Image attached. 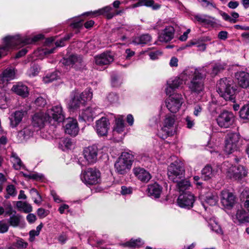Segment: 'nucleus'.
Segmentation results:
<instances>
[{
  "label": "nucleus",
  "instance_id": "obj_1",
  "mask_svg": "<svg viewBox=\"0 0 249 249\" xmlns=\"http://www.w3.org/2000/svg\"><path fill=\"white\" fill-rule=\"evenodd\" d=\"M204 70V68H188L181 73L182 79L186 81L191 79L190 83L188 84V87L192 92L199 93L203 90L204 80L205 77V74L203 73Z\"/></svg>",
  "mask_w": 249,
  "mask_h": 249
},
{
  "label": "nucleus",
  "instance_id": "obj_2",
  "mask_svg": "<svg viewBox=\"0 0 249 249\" xmlns=\"http://www.w3.org/2000/svg\"><path fill=\"white\" fill-rule=\"evenodd\" d=\"M237 87L231 79H221L217 85V91L226 100H233L236 92Z\"/></svg>",
  "mask_w": 249,
  "mask_h": 249
},
{
  "label": "nucleus",
  "instance_id": "obj_3",
  "mask_svg": "<svg viewBox=\"0 0 249 249\" xmlns=\"http://www.w3.org/2000/svg\"><path fill=\"white\" fill-rule=\"evenodd\" d=\"M92 92L90 89H87L81 93L72 91L71 94V100L68 103L70 108L74 110L85 105L86 103L91 99Z\"/></svg>",
  "mask_w": 249,
  "mask_h": 249
},
{
  "label": "nucleus",
  "instance_id": "obj_4",
  "mask_svg": "<svg viewBox=\"0 0 249 249\" xmlns=\"http://www.w3.org/2000/svg\"><path fill=\"white\" fill-rule=\"evenodd\" d=\"M133 156L126 152H123L114 164L115 171L119 174H126L130 169Z\"/></svg>",
  "mask_w": 249,
  "mask_h": 249
},
{
  "label": "nucleus",
  "instance_id": "obj_5",
  "mask_svg": "<svg viewBox=\"0 0 249 249\" xmlns=\"http://www.w3.org/2000/svg\"><path fill=\"white\" fill-rule=\"evenodd\" d=\"M184 172L183 163L180 161L176 160L168 166V178L173 182H178V180L184 178Z\"/></svg>",
  "mask_w": 249,
  "mask_h": 249
},
{
  "label": "nucleus",
  "instance_id": "obj_6",
  "mask_svg": "<svg viewBox=\"0 0 249 249\" xmlns=\"http://www.w3.org/2000/svg\"><path fill=\"white\" fill-rule=\"evenodd\" d=\"M48 119H49V124H53L54 122L61 123L63 122L65 118V113L61 105H57L53 106L52 108L48 109L45 112Z\"/></svg>",
  "mask_w": 249,
  "mask_h": 249
},
{
  "label": "nucleus",
  "instance_id": "obj_7",
  "mask_svg": "<svg viewBox=\"0 0 249 249\" xmlns=\"http://www.w3.org/2000/svg\"><path fill=\"white\" fill-rule=\"evenodd\" d=\"M81 178L87 185H95L100 181V172L96 169L89 168L82 173Z\"/></svg>",
  "mask_w": 249,
  "mask_h": 249
},
{
  "label": "nucleus",
  "instance_id": "obj_8",
  "mask_svg": "<svg viewBox=\"0 0 249 249\" xmlns=\"http://www.w3.org/2000/svg\"><path fill=\"white\" fill-rule=\"evenodd\" d=\"M175 116L167 114L163 122L161 131L164 134L161 137L162 139L173 135L176 132Z\"/></svg>",
  "mask_w": 249,
  "mask_h": 249
},
{
  "label": "nucleus",
  "instance_id": "obj_9",
  "mask_svg": "<svg viewBox=\"0 0 249 249\" xmlns=\"http://www.w3.org/2000/svg\"><path fill=\"white\" fill-rule=\"evenodd\" d=\"M165 103L169 111L173 113H175L180 109L183 103V99L181 94H174L170 95L169 98L166 100Z\"/></svg>",
  "mask_w": 249,
  "mask_h": 249
},
{
  "label": "nucleus",
  "instance_id": "obj_10",
  "mask_svg": "<svg viewBox=\"0 0 249 249\" xmlns=\"http://www.w3.org/2000/svg\"><path fill=\"white\" fill-rule=\"evenodd\" d=\"M235 116L232 112L227 110L222 112L217 117L218 125L222 128H229L234 124Z\"/></svg>",
  "mask_w": 249,
  "mask_h": 249
},
{
  "label": "nucleus",
  "instance_id": "obj_11",
  "mask_svg": "<svg viewBox=\"0 0 249 249\" xmlns=\"http://www.w3.org/2000/svg\"><path fill=\"white\" fill-rule=\"evenodd\" d=\"M240 135L237 133H229L225 139V151L230 154L237 150Z\"/></svg>",
  "mask_w": 249,
  "mask_h": 249
},
{
  "label": "nucleus",
  "instance_id": "obj_12",
  "mask_svg": "<svg viewBox=\"0 0 249 249\" xmlns=\"http://www.w3.org/2000/svg\"><path fill=\"white\" fill-rule=\"evenodd\" d=\"M98 151L97 146L95 145L88 146L84 149L83 155L87 164H92L97 161Z\"/></svg>",
  "mask_w": 249,
  "mask_h": 249
},
{
  "label": "nucleus",
  "instance_id": "obj_13",
  "mask_svg": "<svg viewBox=\"0 0 249 249\" xmlns=\"http://www.w3.org/2000/svg\"><path fill=\"white\" fill-rule=\"evenodd\" d=\"M16 37L15 36H7L3 38V44L0 47V58L7 54L8 52L16 47Z\"/></svg>",
  "mask_w": 249,
  "mask_h": 249
},
{
  "label": "nucleus",
  "instance_id": "obj_14",
  "mask_svg": "<svg viewBox=\"0 0 249 249\" xmlns=\"http://www.w3.org/2000/svg\"><path fill=\"white\" fill-rule=\"evenodd\" d=\"M247 172L243 166H233L227 172V177L234 180H239L247 175Z\"/></svg>",
  "mask_w": 249,
  "mask_h": 249
},
{
  "label": "nucleus",
  "instance_id": "obj_15",
  "mask_svg": "<svg viewBox=\"0 0 249 249\" xmlns=\"http://www.w3.org/2000/svg\"><path fill=\"white\" fill-rule=\"evenodd\" d=\"M49 123V119L45 113L40 112L34 115L32 119V124L39 130L44 127L45 124Z\"/></svg>",
  "mask_w": 249,
  "mask_h": 249
},
{
  "label": "nucleus",
  "instance_id": "obj_16",
  "mask_svg": "<svg viewBox=\"0 0 249 249\" xmlns=\"http://www.w3.org/2000/svg\"><path fill=\"white\" fill-rule=\"evenodd\" d=\"M194 200V196L192 194L185 193L179 196L178 203L180 207L190 209L192 207Z\"/></svg>",
  "mask_w": 249,
  "mask_h": 249
},
{
  "label": "nucleus",
  "instance_id": "obj_17",
  "mask_svg": "<svg viewBox=\"0 0 249 249\" xmlns=\"http://www.w3.org/2000/svg\"><path fill=\"white\" fill-rule=\"evenodd\" d=\"M177 25L175 27L172 26H167L162 30L159 35V40L160 42H167L171 40L174 36V33Z\"/></svg>",
  "mask_w": 249,
  "mask_h": 249
},
{
  "label": "nucleus",
  "instance_id": "obj_18",
  "mask_svg": "<svg viewBox=\"0 0 249 249\" xmlns=\"http://www.w3.org/2000/svg\"><path fill=\"white\" fill-rule=\"evenodd\" d=\"M15 69L7 68L0 74V85L3 86L7 85L9 82L16 78Z\"/></svg>",
  "mask_w": 249,
  "mask_h": 249
},
{
  "label": "nucleus",
  "instance_id": "obj_19",
  "mask_svg": "<svg viewBox=\"0 0 249 249\" xmlns=\"http://www.w3.org/2000/svg\"><path fill=\"white\" fill-rule=\"evenodd\" d=\"M109 124L108 119L106 117H102L96 122L95 129L98 135L106 136L107 134Z\"/></svg>",
  "mask_w": 249,
  "mask_h": 249
},
{
  "label": "nucleus",
  "instance_id": "obj_20",
  "mask_svg": "<svg viewBox=\"0 0 249 249\" xmlns=\"http://www.w3.org/2000/svg\"><path fill=\"white\" fill-rule=\"evenodd\" d=\"M15 36L16 37V44H18V46H23L27 44L35 43L42 39L43 37L41 34L35 36L33 37L28 36L21 37L18 35Z\"/></svg>",
  "mask_w": 249,
  "mask_h": 249
},
{
  "label": "nucleus",
  "instance_id": "obj_21",
  "mask_svg": "<svg viewBox=\"0 0 249 249\" xmlns=\"http://www.w3.org/2000/svg\"><path fill=\"white\" fill-rule=\"evenodd\" d=\"M65 132L72 136H75L77 135L79 128L76 120L71 118L68 119L65 126Z\"/></svg>",
  "mask_w": 249,
  "mask_h": 249
},
{
  "label": "nucleus",
  "instance_id": "obj_22",
  "mask_svg": "<svg viewBox=\"0 0 249 249\" xmlns=\"http://www.w3.org/2000/svg\"><path fill=\"white\" fill-rule=\"evenodd\" d=\"M100 112L101 110L99 108L90 107L82 110L80 116L85 121L90 122Z\"/></svg>",
  "mask_w": 249,
  "mask_h": 249
},
{
  "label": "nucleus",
  "instance_id": "obj_23",
  "mask_svg": "<svg viewBox=\"0 0 249 249\" xmlns=\"http://www.w3.org/2000/svg\"><path fill=\"white\" fill-rule=\"evenodd\" d=\"M221 203L226 207H231L233 206L235 202V196L231 192L225 190L221 193Z\"/></svg>",
  "mask_w": 249,
  "mask_h": 249
},
{
  "label": "nucleus",
  "instance_id": "obj_24",
  "mask_svg": "<svg viewBox=\"0 0 249 249\" xmlns=\"http://www.w3.org/2000/svg\"><path fill=\"white\" fill-rule=\"evenodd\" d=\"M95 62L99 66L107 65L114 60V57L109 52L104 53L95 57Z\"/></svg>",
  "mask_w": 249,
  "mask_h": 249
},
{
  "label": "nucleus",
  "instance_id": "obj_25",
  "mask_svg": "<svg viewBox=\"0 0 249 249\" xmlns=\"http://www.w3.org/2000/svg\"><path fill=\"white\" fill-rule=\"evenodd\" d=\"M238 85L242 88H249V73L243 71H239L235 73Z\"/></svg>",
  "mask_w": 249,
  "mask_h": 249
},
{
  "label": "nucleus",
  "instance_id": "obj_26",
  "mask_svg": "<svg viewBox=\"0 0 249 249\" xmlns=\"http://www.w3.org/2000/svg\"><path fill=\"white\" fill-rule=\"evenodd\" d=\"M218 172L217 167L212 168L211 166L207 165L201 171V178L205 180H208L215 177Z\"/></svg>",
  "mask_w": 249,
  "mask_h": 249
},
{
  "label": "nucleus",
  "instance_id": "obj_27",
  "mask_svg": "<svg viewBox=\"0 0 249 249\" xmlns=\"http://www.w3.org/2000/svg\"><path fill=\"white\" fill-rule=\"evenodd\" d=\"M133 170L134 175L142 182H147L151 178L150 173L143 168L136 167Z\"/></svg>",
  "mask_w": 249,
  "mask_h": 249
},
{
  "label": "nucleus",
  "instance_id": "obj_28",
  "mask_svg": "<svg viewBox=\"0 0 249 249\" xmlns=\"http://www.w3.org/2000/svg\"><path fill=\"white\" fill-rule=\"evenodd\" d=\"M186 81L182 79L180 74L179 77H176L171 82L168 83V87L165 89L166 93L167 95L171 94L173 90L178 88L182 84L183 81Z\"/></svg>",
  "mask_w": 249,
  "mask_h": 249
},
{
  "label": "nucleus",
  "instance_id": "obj_29",
  "mask_svg": "<svg viewBox=\"0 0 249 249\" xmlns=\"http://www.w3.org/2000/svg\"><path fill=\"white\" fill-rule=\"evenodd\" d=\"M162 192V187L158 183H154L148 185L147 192L149 196L154 198H159Z\"/></svg>",
  "mask_w": 249,
  "mask_h": 249
},
{
  "label": "nucleus",
  "instance_id": "obj_30",
  "mask_svg": "<svg viewBox=\"0 0 249 249\" xmlns=\"http://www.w3.org/2000/svg\"><path fill=\"white\" fill-rule=\"evenodd\" d=\"M194 17L197 22L205 25H212L214 23V18L207 15L196 14Z\"/></svg>",
  "mask_w": 249,
  "mask_h": 249
},
{
  "label": "nucleus",
  "instance_id": "obj_31",
  "mask_svg": "<svg viewBox=\"0 0 249 249\" xmlns=\"http://www.w3.org/2000/svg\"><path fill=\"white\" fill-rule=\"evenodd\" d=\"M12 90L18 95L23 97H27L29 94L28 87L22 83H18L14 85Z\"/></svg>",
  "mask_w": 249,
  "mask_h": 249
},
{
  "label": "nucleus",
  "instance_id": "obj_32",
  "mask_svg": "<svg viewBox=\"0 0 249 249\" xmlns=\"http://www.w3.org/2000/svg\"><path fill=\"white\" fill-rule=\"evenodd\" d=\"M36 131V128L32 125H29L25 127L18 133V136L23 137L24 139H28L33 136Z\"/></svg>",
  "mask_w": 249,
  "mask_h": 249
},
{
  "label": "nucleus",
  "instance_id": "obj_33",
  "mask_svg": "<svg viewBox=\"0 0 249 249\" xmlns=\"http://www.w3.org/2000/svg\"><path fill=\"white\" fill-rule=\"evenodd\" d=\"M23 116V113L20 111H16L9 117L10 125L12 127H16L21 121Z\"/></svg>",
  "mask_w": 249,
  "mask_h": 249
},
{
  "label": "nucleus",
  "instance_id": "obj_34",
  "mask_svg": "<svg viewBox=\"0 0 249 249\" xmlns=\"http://www.w3.org/2000/svg\"><path fill=\"white\" fill-rule=\"evenodd\" d=\"M154 4L153 0H141L137 3L133 5L132 7L135 8L139 6H146L147 7L152 6L154 10L159 9L160 7V5L159 4Z\"/></svg>",
  "mask_w": 249,
  "mask_h": 249
},
{
  "label": "nucleus",
  "instance_id": "obj_35",
  "mask_svg": "<svg viewBox=\"0 0 249 249\" xmlns=\"http://www.w3.org/2000/svg\"><path fill=\"white\" fill-rule=\"evenodd\" d=\"M124 130V120L122 117H119L116 119L115 125L113 129V135L120 134Z\"/></svg>",
  "mask_w": 249,
  "mask_h": 249
},
{
  "label": "nucleus",
  "instance_id": "obj_36",
  "mask_svg": "<svg viewBox=\"0 0 249 249\" xmlns=\"http://www.w3.org/2000/svg\"><path fill=\"white\" fill-rule=\"evenodd\" d=\"M13 166L17 170H20L21 168L24 169L25 166L23 164L20 159L16 153L13 152L11 156Z\"/></svg>",
  "mask_w": 249,
  "mask_h": 249
},
{
  "label": "nucleus",
  "instance_id": "obj_37",
  "mask_svg": "<svg viewBox=\"0 0 249 249\" xmlns=\"http://www.w3.org/2000/svg\"><path fill=\"white\" fill-rule=\"evenodd\" d=\"M21 219V216L17 213L16 212H14V213L10 216L8 222L9 225L13 227H17L19 225Z\"/></svg>",
  "mask_w": 249,
  "mask_h": 249
},
{
  "label": "nucleus",
  "instance_id": "obj_38",
  "mask_svg": "<svg viewBox=\"0 0 249 249\" xmlns=\"http://www.w3.org/2000/svg\"><path fill=\"white\" fill-rule=\"evenodd\" d=\"M151 39V36L149 35L144 34L140 36L135 37L132 42L136 44H145L150 42Z\"/></svg>",
  "mask_w": 249,
  "mask_h": 249
},
{
  "label": "nucleus",
  "instance_id": "obj_39",
  "mask_svg": "<svg viewBox=\"0 0 249 249\" xmlns=\"http://www.w3.org/2000/svg\"><path fill=\"white\" fill-rule=\"evenodd\" d=\"M236 217L241 223L249 222V216L244 210H238L236 213Z\"/></svg>",
  "mask_w": 249,
  "mask_h": 249
},
{
  "label": "nucleus",
  "instance_id": "obj_40",
  "mask_svg": "<svg viewBox=\"0 0 249 249\" xmlns=\"http://www.w3.org/2000/svg\"><path fill=\"white\" fill-rule=\"evenodd\" d=\"M202 199H204L206 203L209 205L214 206L217 203L218 197L215 194L209 193L205 198H202Z\"/></svg>",
  "mask_w": 249,
  "mask_h": 249
},
{
  "label": "nucleus",
  "instance_id": "obj_41",
  "mask_svg": "<svg viewBox=\"0 0 249 249\" xmlns=\"http://www.w3.org/2000/svg\"><path fill=\"white\" fill-rule=\"evenodd\" d=\"M16 206L18 209L26 213L32 211V207L31 205L26 202L18 201L17 202Z\"/></svg>",
  "mask_w": 249,
  "mask_h": 249
},
{
  "label": "nucleus",
  "instance_id": "obj_42",
  "mask_svg": "<svg viewBox=\"0 0 249 249\" xmlns=\"http://www.w3.org/2000/svg\"><path fill=\"white\" fill-rule=\"evenodd\" d=\"M239 114L241 119L244 120H249V102L242 107Z\"/></svg>",
  "mask_w": 249,
  "mask_h": 249
},
{
  "label": "nucleus",
  "instance_id": "obj_43",
  "mask_svg": "<svg viewBox=\"0 0 249 249\" xmlns=\"http://www.w3.org/2000/svg\"><path fill=\"white\" fill-rule=\"evenodd\" d=\"M144 244L143 241L141 239L134 240L131 239L130 241L127 242L123 244L124 246H127L131 248H139Z\"/></svg>",
  "mask_w": 249,
  "mask_h": 249
},
{
  "label": "nucleus",
  "instance_id": "obj_44",
  "mask_svg": "<svg viewBox=\"0 0 249 249\" xmlns=\"http://www.w3.org/2000/svg\"><path fill=\"white\" fill-rule=\"evenodd\" d=\"M6 194L4 196L6 199H9L10 196H15L17 191L14 185L11 184L7 186L6 188Z\"/></svg>",
  "mask_w": 249,
  "mask_h": 249
},
{
  "label": "nucleus",
  "instance_id": "obj_45",
  "mask_svg": "<svg viewBox=\"0 0 249 249\" xmlns=\"http://www.w3.org/2000/svg\"><path fill=\"white\" fill-rule=\"evenodd\" d=\"M209 225L211 230L217 234H222V231L218 223L216 222L214 219H211L209 222Z\"/></svg>",
  "mask_w": 249,
  "mask_h": 249
},
{
  "label": "nucleus",
  "instance_id": "obj_46",
  "mask_svg": "<svg viewBox=\"0 0 249 249\" xmlns=\"http://www.w3.org/2000/svg\"><path fill=\"white\" fill-rule=\"evenodd\" d=\"M176 182L177 183L178 188L180 192L183 193L184 191L188 189L190 186V182L183 178L178 180V181Z\"/></svg>",
  "mask_w": 249,
  "mask_h": 249
},
{
  "label": "nucleus",
  "instance_id": "obj_47",
  "mask_svg": "<svg viewBox=\"0 0 249 249\" xmlns=\"http://www.w3.org/2000/svg\"><path fill=\"white\" fill-rule=\"evenodd\" d=\"M81 56L77 55H72L67 59H64L63 63L66 65H71L72 67Z\"/></svg>",
  "mask_w": 249,
  "mask_h": 249
},
{
  "label": "nucleus",
  "instance_id": "obj_48",
  "mask_svg": "<svg viewBox=\"0 0 249 249\" xmlns=\"http://www.w3.org/2000/svg\"><path fill=\"white\" fill-rule=\"evenodd\" d=\"M225 67L226 65L224 63H216L212 67L211 74L213 75H216L218 72L224 70Z\"/></svg>",
  "mask_w": 249,
  "mask_h": 249
},
{
  "label": "nucleus",
  "instance_id": "obj_49",
  "mask_svg": "<svg viewBox=\"0 0 249 249\" xmlns=\"http://www.w3.org/2000/svg\"><path fill=\"white\" fill-rule=\"evenodd\" d=\"M39 66L35 64H33L30 68L28 70L27 74L30 77H34L36 75L39 71Z\"/></svg>",
  "mask_w": 249,
  "mask_h": 249
},
{
  "label": "nucleus",
  "instance_id": "obj_50",
  "mask_svg": "<svg viewBox=\"0 0 249 249\" xmlns=\"http://www.w3.org/2000/svg\"><path fill=\"white\" fill-rule=\"evenodd\" d=\"M112 10V7L110 6H107L106 7H104L101 9H100L98 10H96L91 14L94 16H97L100 15H103L105 14H107L109 13L111 10Z\"/></svg>",
  "mask_w": 249,
  "mask_h": 249
},
{
  "label": "nucleus",
  "instance_id": "obj_51",
  "mask_svg": "<svg viewBox=\"0 0 249 249\" xmlns=\"http://www.w3.org/2000/svg\"><path fill=\"white\" fill-rule=\"evenodd\" d=\"M28 245L27 242L25 241L22 238H17L16 242L14 243V246L18 249H26Z\"/></svg>",
  "mask_w": 249,
  "mask_h": 249
},
{
  "label": "nucleus",
  "instance_id": "obj_52",
  "mask_svg": "<svg viewBox=\"0 0 249 249\" xmlns=\"http://www.w3.org/2000/svg\"><path fill=\"white\" fill-rule=\"evenodd\" d=\"M8 98L4 91L0 92V108H5L7 107Z\"/></svg>",
  "mask_w": 249,
  "mask_h": 249
},
{
  "label": "nucleus",
  "instance_id": "obj_53",
  "mask_svg": "<svg viewBox=\"0 0 249 249\" xmlns=\"http://www.w3.org/2000/svg\"><path fill=\"white\" fill-rule=\"evenodd\" d=\"M58 72L55 71L50 74H47L43 79L45 83H50L56 80L58 77Z\"/></svg>",
  "mask_w": 249,
  "mask_h": 249
},
{
  "label": "nucleus",
  "instance_id": "obj_54",
  "mask_svg": "<svg viewBox=\"0 0 249 249\" xmlns=\"http://www.w3.org/2000/svg\"><path fill=\"white\" fill-rule=\"evenodd\" d=\"M72 67L73 68L77 70H82L85 69L86 67L85 63L83 60L82 57L78 60V61Z\"/></svg>",
  "mask_w": 249,
  "mask_h": 249
},
{
  "label": "nucleus",
  "instance_id": "obj_55",
  "mask_svg": "<svg viewBox=\"0 0 249 249\" xmlns=\"http://www.w3.org/2000/svg\"><path fill=\"white\" fill-rule=\"evenodd\" d=\"M9 225L4 220H0V233H4L8 231Z\"/></svg>",
  "mask_w": 249,
  "mask_h": 249
},
{
  "label": "nucleus",
  "instance_id": "obj_56",
  "mask_svg": "<svg viewBox=\"0 0 249 249\" xmlns=\"http://www.w3.org/2000/svg\"><path fill=\"white\" fill-rule=\"evenodd\" d=\"M60 144L64 145L67 149H70L72 146V142L71 140L68 138H64L60 140Z\"/></svg>",
  "mask_w": 249,
  "mask_h": 249
},
{
  "label": "nucleus",
  "instance_id": "obj_57",
  "mask_svg": "<svg viewBox=\"0 0 249 249\" xmlns=\"http://www.w3.org/2000/svg\"><path fill=\"white\" fill-rule=\"evenodd\" d=\"M46 99L42 96L37 97L35 101V104L39 107H43L46 104Z\"/></svg>",
  "mask_w": 249,
  "mask_h": 249
},
{
  "label": "nucleus",
  "instance_id": "obj_58",
  "mask_svg": "<svg viewBox=\"0 0 249 249\" xmlns=\"http://www.w3.org/2000/svg\"><path fill=\"white\" fill-rule=\"evenodd\" d=\"M240 199L242 201L249 200V191L246 189L244 190L240 194Z\"/></svg>",
  "mask_w": 249,
  "mask_h": 249
},
{
  "label": "nucleus",
  "instance_id": "obj_59",
  "mask_svg": "<svg viewBox=\"0 0 249 249\" xmlns=\"http://www.w3.org/2000/svg\"><path fill=\"white\" fill-rule=\"evenodd\" d=\"M37 213L40 218H42L46 217L49 214V211L43 208H39L37 211Z\"/></svg>",
  "mask_w": 249,
  "mask_h": 249
},
{
  "label": "nucleus",
  "instance_id": "obj_60",
  "mask_svg": "<svg viewBox=\"0 0 249 249\" xmlns=\"http://www.w3.org/2000/svg\"><path fill=\"white\" fill-rule=\"evenodd\" d=\"M132 193V189L130 187L123 186L121 187V194L123 195L131 194Z\"/></svg>",
  "mask_w": 249,
  "mask_h": 249
},
{
  "label": "nucleus",
  "instance_id": "obj_61",
  "mask_svg": "<svg viewBox=\"0 0 249 249\" xmlns=\"http://www.w3.org/2000/svg\"><path fill=\"white\" fill-rule=\"evenodd\" d=\"M185 121L186 122L187 127L188 128H192L195 125L194 120L192 119V117L190 116H187L185 119Z\"/></svg>",
  "mask_w": 249,
  "mask_h": 249
},
{
  "label": "nucleus",
  "instance_id": "obj_62",
  "mask_svg": "<svg viewBox=\"0 0 249 249\" xmlns=\"http://www.w3.org/2000/svg\"><path fill=\"white\" fill-rule=\"evenodd\" d=\"M220 15L223 18L225 21H229L231 23H235L234 19L231 18V16H230L228 14H227L225 12H221Z\"/></svg>",
  "mask_w": 249,
  "mask_h": 249
},
{
  "label": "nucleus",
  "instance_id": "obj_63",
  "mask_svg": "<svg viewBox=\"0 0 249 249\" xmlns=\"http://www.w3.org/2000/svg\"><path fill=\"white\" fill-rule=\"evenodd\" d=\"M107 99L111 103H114L118 101V97L117 95L114 93L109 94L107 96Z\"/></svg>",
  "mask_w": 249,
  "mask_h": 249
},
{
  "label": "nucleus",
  "instance_id": "obj_64",
  "mask_svg": "<svg viewBox=\"0 0 249 249\" xmlns=\"http://www.w3.org/2000/svg\"><path fill=\"white\" fill-rule=\"evenodd\" d=\"M161 52L160 51L151 52L149 53V56L152 60L156 59L158 57L161 55Z\"/></svg>",
  "mask_w": 249,
  "mask_h": 249
}]
</instances>
